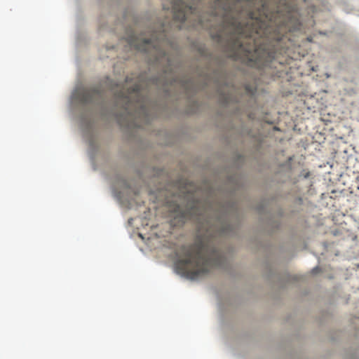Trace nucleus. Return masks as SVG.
<instances>
[{
	"label": "nucleus",
	"instance_id": "nucleus-1",
	"mask_svg": "<svg viewBox=\"0 0 359 359\" xmlns=\"http://www.w3.org/2000/svg\"><path fill=\"white\" fill-rule=\"evenodd\" d=\"M202 1H172L179 29L191 15L197 18L193 26H203L197 11ZM211 13L218 22L210 27L211 36L226 56L259 69L271 66L287 48L286 34L301 26L297 7L290 0H214Z\"/></svg>",
	"mask_w": 359,
	"mask_h": 359
},
{
	"label": "nucleus",
	"instance_id": "nucleus-8",
	"mask_svg": "<svg viewBox=\"0 0 359 359\" xmlns=\"http://www.w3.org/2000/svg\"><path fill=\"white\" fill-rule=\"evenodd\" d=\"M119 118H124L130 121L126 126L128 128H144L149 121L151 114H118Z\"/></svg>",
	"mask_w": 359,
	"mask_h": 359
},
{
	"label": "nucleus",
	"instance_id": "nucleus-7",
	"mask_svg": "<svg viewBox=\"0 0 359 359\" xmlns=\"http://www.w3.org/2000/svg\"><path fill=\"white\" fill-rule=\"evenodd\" d=\"M257 93V88L255 86L252 85H245L244 86V94L239 97L237 95V90L232 88L231 93L227 94H223L222 95V102L226 105L231 104L233 102H240L241 99L244 97L255 98Z\"/></svg>",
	"mask_w": 359,
	"mask_h": 359
},
{
	"label": "nucleus",
	"instance_id": "nucleus-3",
	"mask_svg": "<svg viewBox=\"0 0 359 359\" xmlns=\"http://www.w3.org/2000/svg\"><path fill=\"white\" fill-rule=\"evenodd\" d=\"M128 42L135 49L152 54L156 60H161L166 55L163 48L166 42L164 30L152 32L150 37L140 36L138 37L132 35L128 36Z\"/></svg>",
	"mask_w": 359,
	"mask_h": 359
},
{
	"label": "nucleus",
	"instance_id": "nucleus-6",
	"mask_svg": "<svg viewBox=\"0 0 359 359\" xmlns=\"http://www.w3.org/2000/svg\"><path fill=\"white\" fill-rule=\"evenodd\" d=\"M72 100L82 105H100L103 102L104 93L100 86L80 88L73 93Z\"/></svg>",
	"mask_w": 359,
	"mask_h": 359
},
{
	"label": "nucleus",
	"instance_id": "nucleus-4",
	"mask_svg": "<svg viewBox=\"0 0 359 359\" xmlns=\"http://www.w3.org/2000/svg\"><path fill=\"white\" fill-rule=\"evenodd\" d=\"M195 194L189 190L187 191L184 198L191 199L188 203L185 210H182L180 205H177L175 209L177 217L179 221L184 223L187 220H194L200 223L206 215V210L202 208L201 203L199 201L194 200Z\"/></svg>",
	"mask_w": 359,
	"mask_h": 359
},
{
	"label": "nucleus",
	"instance_id": "nucleus-2",
	"mask_svg": "<svg viewBox=\"0 0 359 359\" xmlns=\"http://www.w3.org/2000/svg\"><path fill=\"white\" fill-rule=\"evenodd\" d=\"M175 267L178 273L194 280L215 267H222L224 257L209 241L198 237L190 245H183L175 251Z\"/></svg>",
	"mask_w": 359,
	"mask_h": 359
},
{
	"label": "nucleus",
	"instance_id": "nucleus-5",
	"mask_svg": "<svg viewBox=\"0 0 359 359\" xmlns=\"http://www.w3.org/2000/svg\"><path fill=\"white\" fill-rule=\"evenodd\" d=\"M131 79L127 77L126 79V89L123 88L117 94H116V102L121 108L125 110H129L133 104L134 98H139L142 85L140 82H135L133 86H129Z\"/></svg>",
	"mask_w": 359,
	"mask_h": 359
}]
</instances>
